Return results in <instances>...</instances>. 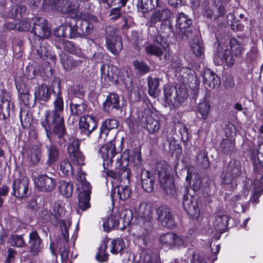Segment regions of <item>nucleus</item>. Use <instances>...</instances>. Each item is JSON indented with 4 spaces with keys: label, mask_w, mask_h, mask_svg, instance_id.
<instances>
[{
    "label": "nucleus",
    "mask_w": 263,
    "mask_h": 263,
    "mask_svg": "<svg viewBox=\"0 0 263 263\" xmlns=\"http://www.w3.org/2000/svg\"><path fill=\"white\" fill-rule=\"evenodd\" d=\"M54 97L53 109L47 110L45 112L44 118L41 121V124L44 128L47 137L50 141H51V129L59 138H62L66 131L63 117L64 102L60 90L57 93H55Z\"/></svg>",
    "instance_id": "obj_1"
},
{
    "label": "nucleus",
    "mask_w": 263,
    "mask_h": 263,
    "mask_svg": "<svg viewBox=\"0 0 263 263\" xmlns=\"http://www.w3.org/2000/svg\"><path fill=\"white\" fill-rule=\"evenodd\" d=\"M155 168L159 184L163 194L168 197L174 196L176 192V187L173 178L170 175L169 165L165 162H159L156 164Z\"/></svg>",
    "instance_id": "obj_2"
},
{
    "label": "nucleus",
    "mask_w": 263,
    "mask_h": 263,
    "mask_svg": "<svg viewBox=\"0 0 263 263\" xmlns=\"http://www.w3.org/2000/svg\"><path fill=\"white\" fill-rule=\"evenodd\" d=\"M230 45L232 52L229 49L224 51H217L214 57V62L216 65H226L228 67H232L235 62L234 56L239 57L243 50V45L235 38H232L230 41Z\"/></svg>",
    "instance_id": "obj_3"
},
{
    "label": "nucleus",
    "mask_w": 263,
    "mask_h": 263,
    "mask_svg": "<svg viewBox=\"0 0 263 263\" xmlns=\"http://www.w3.org/2000/svg\"><path fill=\"white\" fill-rule=\"evenodd\" d=\"M241 174V166L238 161H231L221 174L222 184L229 191L234 190L237 186L236 178Z\"/></svg>",
    "instance_id": "obj_4"
},
{
    "label": "nucleus",
    "mask_w": 263,
    "mask_h": 263,
    "mask_svg": "<svg viewBox=\"0 0 263 263\" xmlns=\"http://www.w3.org/2000/svg\"><path fill=\"white\" fill-rule=\"evenodd\" d=\"M26 7L23 5H13L10 9L5 8L2 12L4 17H10L13 20L5 24V27L8 30H17V22L26 16Z\"/></svg>",
    "instance_id": "obj_5"
},
{
    "label": "nucleus",
    "mask_w": 263,
    "mask_h": 263,
    "mask_svg": "<svg viewBox=\"0 0 263 263\" xmlns=\"http://www.w3.org/2000/svg\"><path fill=\"white\" fill-rule=\"evenodd\" d=\"M32 57L35 59H50L53 62L55 60L51 47L41 39L34 41L32 48Z\"/></svg>",
    "instance_id": "obj_6"
},
{
    "label": "nucleus",
    "mask_w": 263,
    "mask_h": 263,
    "mask_svg": "<svg viewBox=\"0 0 263 263\" xmlns=\"http://www.w3.org/2000/svg\"><path fill=\"white\" fill-rule=\"evenodd\" d=\"M174 89L165 87L164 89V95L165 101L174 108L178 107L188 97L189 93L184 87H179L176 89L175 96L172 98Z\"/></svg>",
    "instance_id": "obj_7"
},
{
    "label": "nucleus",
    "mask_w": 263,
    "mask_h": 263,
    "mask_svg": "<svg viewBox=\"0 0 263 263\" xmlns=\"http://www.w3.org/2000/svg\"><path fill=\"white\" fill-rule=\"evenodd\" d=\"M139 224L146 225L148 228L152 227L151 219L152 209L151 205L146 202L137 204L133 209Z\"/></svg>",
    "instance_id": "obj_8"
},
{
    "label": "nucleus",
    "mask_w": 263,
    "mask_h": 263,
    "mask_svg": "<svg viewBox=\"0 0 263 263\" xmlns=\"http://www.w3.org/2000/svg\"><path fill=\"white\" fill-rule=\"evenodd\" d=\"M173 17L172 11L165 6H163L161 3L160 6L157 7L152 13L148 23L151 27H154L159 22H170Z\"/></svg>",
    "instance_id": "obj_9"
},
{
    "label": "nucleus",
    "mask_w": 263,
    "mask_h": 263,
    "mask_svg": "<svg viewBox=\"0 0 263 263\" xmlns=\"http://www.w3.org/2000/svg\"><path fill=\"white\" fill-rule=\"evenodd\" d=\"M263 144L259 146L258 149L251 150L250 158L253 162L254 171L257 174L256 179L260 178V184H263Z\"/></svg>",
    "instance_id": "obj_10"
},
{
    "label": "nucleus",
    "mask_w": 263,
    "mask_h": 263,
    "mask_svg": "<svg viewBox=\"0 0 263 263\" xmlns=\"http://www.w3.org/2000/svg\"><path fill=\"white\" fill-rule=\"evenodd\" d=\"M109 31H110L111 35L106 36V47L112 53L117 55L122 49V40L120 37L115 35V31L112 27H108L106 28V32Z\"/></svg>",
    "instance_id": "obj_11"
},
{
    "label": "nucleus",
    "mask_w": 263,
    "mask_h": 263,
    "mask_svg": "<svg viewBox=\"0 0 263 263\" xmlns=\"http://www.w3.org/2000/svg\"><path fill=\"white\" fill-rule=\"evenodd\" d=\"M99 153L103 160L104 164L106 163L107 165H111L114 158L118 155L116 151L115 141H110L101 146L99 149Z\"/></svg>",
    "instance_id": "obj_12"
},
{
    "label": "nucleus",
    "mask_w": 263,
    "mask_h": 263,
    "mask_svg": "<svg viewBox=\"0 0 263 263\" xmlns=\"http://www.w3.org/2000/svg\"><path fill=\"white\" fill-rule=\"evenodd\" d=\"M158 219L161 224L170 229L175 226V222L172 213L168 208L161 205L157 209Z\"/></svg>",
    "instance_id": "obj_13"
},
{
    "label": "nucleus",
    "mask_w": 263,
    "mask_h": 263,
    "mask_svg": "<svg viewBox=\"0 0 263 263\" xmlns=\"http://www.w3.org/2000/svg\"><path fill=\"white\" fill-rule=\"evenodd\" d=\"M160 241L164 247L168 249L185 246L183 238L173 233L162 235L160 237Z\"/></svg>",
    "instance_id": "obj_14"
},
{
    "label": "nucleus",
    "mask_w": 263,
    "mask_h": 263,
    "mask_svg": "<svg viewBox=\"0 0 263 263\" xmlns=\"http://www.w3.org/2000/svg\"><path fill=\"white\" fill-rule=\"evenodd\" d=\"M183 206L191 216L197 218L199 216V209L197 199L193 196L185 193L183 198Z\"/></svg>",
    "instance_id": "obj_15"
},
{
    "label": "nucleus",
    "mask_w": 263,
    "mask_h": 263,
    "mask_svg": "<svg viewBox=\"0 0 263 263\" xmlns=\"http://www.w3.org/2000/svg\"><path fill=\"white\" fill-rule=\"evenodd\" d=\"M76 20H72L70 24H62L54 31L55 36L59 37L72 39L77 37V28L75 26Z\"/></svg>",
    "instance_id": "obj_16"
},
{
    "label": "nucleus",
    "mask_w": 263,
    "mask_h": 263,
    "mask_svg": "<svg viewBox=\"0 0 263 263\" xmlns=\"http://www.w3.org/2000/svg\"><path fill=\"white\" fill-rule=\"evenodd\" d=\"M80 141L78 139L73 140L67 147L71 161L75 164H84V157L80 151Z\"/></svg>",
    "instance_id": "obj_17"
},
{
    "label": "nucleus",
    "mask_w": 263,
    "mask_h": 263,
    "mask_svg": "<svg viewBox=\"0 0 263 263\" xmlns=\"http://www.w3.org/2000/svg\"><path fill=\"white\" fill-rule=\"evenodd\" d=\"M34 183L39 190L49 192L54 189L56 180L47 175H41L35 178Z\"/></svg>",
    "instance_id": "obj_18"
},
{
    "label": "nucleus",
    "mask_w": 263,
    "mask_h": 263,
    "mask_svg": "<svg viewBox=\"0 0 263 263\" xmlns=\"http://www.w3.org/2000/svg\"><path fill=\"white\" fill-rule=\"evenodd\" d=\"M28 179L26 177L22 179L14 180L13 182L12 194L18 198L28 197L30 194L28 190Z\"/></svg>",
    "instance_id": "obj_19"
},
{
    "label": "nucleus",
    "mask_w": 263,
    "mask_h": 263,
    "mask_svg": "<svg viewBox=\"0 0 263 263\" xmlns=\"http://www.w3.org/2000/svg\"><path fill=\"white\" fill-rule=\"evenodd\" d=\"M0 113L3 119H6L10 116L11 108L13 107L10 93L5 90H2L0 92Z\"/></svg>",
    "instance_id": "obj_20"
},
{
    "label": "nucleus",
    "mask_w": 263,
    "mask_h": 263,
    "mask_svg": "<svg viewBox=\"0 0 263 263\" xmlns=\"http://www.w3.org/2000/svg\"><path fill=\"white\" fill-rule=\"evenodd\" d=\"M141 123L150 134L158 131L160 128L159 121L153 118L149 109L145 110L142 116Z\"/></svg>",
    "instance_id": "obj_21"
},
{
    "label": "nucleus",
    "mask_w": 263,
    "mask_h": 263,
    "mask_svg": "<svg viewBox=\"0 0 263 263\" xmlns=\"http://www.w3.org/2000/svg\"><path fill=\"white\" fill-rule=\"evenodd\" d=\"M32 30L34 34L40 38H46L50 34L47 27V21L43 17H36L33 20Z\"/></svg>",
    "instance_id": "obj_22"
},
{
    "label": "nucleus",
    "mask_w": 263,
    "mask_h": 263,
    "mask_svg": "<svg viewBox=\"0 0 263 263\" xmlns=\"http://www.w3.org/2000/svg\"><path fill=\"white\" fill-rule=\"evenodd\" d=\"M100 71L101 79H104V81H118L120 72L117 67L111 64H103L100 67Z\"/></svg>",
    "instance_id": "obj_23"
},
{
    "label": "nucleus",
    "mask_w": 263,
    "mask_h": 263,
    "mask_svg": "<svg viewBox=\"0 0 263 263\" xmlns=\"http://www.w3.org/2000/svg\"><path fill=\"white\" fill-rule=\"evenodd\" d=\"M192 24L191 19L184 13H179L176 18V32L182 35L188 36L190 33L189 29Z\"/></svg>",
    "instance_id": "obj_24"
},
{
    "label": "nucleus",
    "mask_w": 263,
    "mask_h": 263,
    "mask_svg": "<svg viewBox=\"0 0 263 263\" xmlns=\"http://www.w3.org/2000/svg\"><path fill=\"white\" fill-rule=\"evenodd\" d=\"M79 126L81 133L88 137L91 132L97 128V123L93 117L84 116L80 120Z\"/></svg>",
    "instance_id": "obj_25"
},
{
    "label": "nucleus",
    "mask_w": 263,
    "mask_h": 263,
    "mask_svg": "<svg viewBox=\"0 0 263 263\" xmlns=\"http://www.w3.org/2000/svg\"><path fill=\"white\" fill-rule=\"evenodd\" d=\"M84 185L86 189L79 190L80 193L78 196V205L82 211H85L90 207L89 200L91 191L90 184L86 183Z\"/></svg>",
    "instance_id": "obj_26"
},
{
    "label": "nucleus",
    "mask_w": 263,
    "mask_h": 263,
    "mask_svg": "<svg viewBox=\"0 0 263 263\" xmlns=\"http://www.w3.org/2000/svg\"><path fill=\"white\" fill-rule=\"evenodd\" d=\"M29 243L30 252L33 256L37 255L42 252L43 249L42 239L37 231H33L29 234Z\"/></svg>",
    "instance_id": "obj_27"
},
{
    "label": "nucleus",
    "mask_w": 263,
    "mask_h": 263,
    "mask_svg": "<svg viewBox=\"0 0 263 263\" xmlns=\"http://www.w3.org/2000/svg\"><path fill=\"white\" fill-rule=\"evenodd\" d=\"M66 0H43V6L47 10H55L61 13L68 11Z\"/></svg>",
    "instance_id": "obj_28"
},
{
    "label": "nucleus",
    "mask_w": 263,
    "mask_h": 263,
    "mask_svg": "<svg viewBox=\"0 0 263 263\" xmlns=\"http://www.w3.org/2000/svg\"><path fill=\"white\" fill-rule=\"evenodd\" d=\"M132 194V190L127 185H120L115 187L111 192L112 200L117 199L122 201H126L130 198Z\"/></svg>",
    "instance_id": "obj_29"
},
{
    "label": "nucleus",
    "mask_w": 263,
    "mask_h": 263,
    "mask_svg": "<svg viewBox=\"0 0 263 263\" xmlns=\"http://www.w3.org/2000/svg\"><path fill=\"white\" fill-rule=\"evenodd\" d=\"M64 215L63 208L60 204H55L53 208V213L49 214L48 211H44L42 215H44L45 221H50L53 225H57L59 223L60 218Z\"/></svg>",
    "instance_id": "obj_30"
},
{
    "label": "nucleus",
    "mask_w": 263,
    "mask_h": 263,
    "mask_svg": "<svg viewBox=\"0 0 263 263\" xmlns=\"http://www.w3.org/2000/svg\"><path fill=\"white\" fill-rule=\"evenodd\" d=\"M108 177L114 179L122 180L123 179L129 180L131 172L128 166H117L115 163V170L108 171L106 173Z\"/></svg>",
    "instance_id": "obj_31"
},
{
    "label": "nucleus",
    "mask_w": 263,
    "mask_h": 263,
    "mask_svg": "<svg viewBox=\"0 0 263 263\" xmlns=\"http://www.w3.org/2000/svg\"><path fill=\"white\" fill-rule=\"evenodd\" d=\"M197 170L193 166L187 167V176L185 178L187 182L190 185H192V189L195 191H198L201 186V181L197 175Z\"/></svg>",
    "instance_id": "obj_32"
},
{
    "label": "nucleus",
    "mask_w": 263,
    "mask_h": 263,
    "mask_svg": "<svg viewBox=\"0 0 263 263\" xmlns=\"http://www.w3.org/2000/svg\"><path fill=\"white\" fill-rule=\"evenodd\" d=\"M151 229V227L148 228L146 225H143V227L140 225L139 231L135 234V240L141 248H146L149 241V231Z\"/></svg>",
    "instance_id": "obj_33"
},
{
    "label": "nucleus",
    "mask_w": 263,
    "mask_h": 263,
    "mask_svg": "<svg viewBox=\"0 0 263 263\" xmlns=\"http://www.w3.org/2000/svg\"><path fill=\"white\" fill-rule=\"evenodd\" d=\"M119 97L116 93H110L107 96L105 102L103 103L104 110L108 112H110L114 109L119 108Z\"/></svg>",
    "instance_id": "obj_34"
},
{
    "label": "nucleus",
    "mask_w": 263,
    "mask_h": 263,
    "mask_svg": "<svg viewBox=\"0 0 263 263\" xmlns=\"http://www.w3.org/2000/svg\"><path fill=\"white\" fill-rule=\"evenodd\" d=\"M203 82L205 85L211 88H216L220 85L221 80L214 72L208 69L203 75Z\"/></svg>",
    "instance_id": "obj_35"
},
{
    "label": "nucleus",
    "mask_w": 263,
    "mask_h": 263,
    "mask_svg": "<svg viewBox=\"0 0 263 263\" xmlns=\"http://www.w3.org/2000/svg\"><path fill=\"white\" fill-rule=\"evenodd\" d=\"M119 122L115 119H108L105 120L100 128L99 138L105 139L108 135V132L112 129L117 128L118 127Z\"/></svg>",
    "instance_id": "obj_36"
},
{
    "label": "nucleus",
    "mask_w": 263,
    "mask_h": 263,
    "mask_svg": "<svg viewBox=\"0 0 263 263\" xmlns=\"http://www.w3.org/2000/svg\"><path fill=\"white\" fill-rule=\"evenodd\" d=\"M47 159L46 164L48 166H51L58 160L59 158V150L57 146L53 144L46 145Z\"/></svg>",
    "instance_id": "obj_37"
},
{
    "label": "nucleus",
    "mask_w": 263,
    "mask_h": 263,
    "mask_svg": "<svg viewBox=\"0 0 263 263\" xmlns=\"http://www.w3.org/2000/svg\"><path fill=\"white\" fill-rule=\"evenodd\" d=\"M123 12L120 7H117L110 9L109 12L110 20L111 21H116L121 17L123 23L121 25L123 29L128 28L127 22L129 17L126 15H122Z\"/></svg>",
    "instance_id": "obj_38"
},
{
    "label": "nucleus",
    "mask_w": 263,
    "mask_h": 263,
    "mask_svg": "<svg viewBox=\"0 0 263 263\" xmlns=\"http://www.w3.org/2000/svg\"><path fill=\"white\" fill-rule=\"evenodd\" d=\"M36 100L47 101L50 97L51 91L46 85H39L34 92Z\"/></svg>",
    "instance_id": "obj_39"
},
{
    "label": "nucleus",
    "mask_w": 263,
    "mask_h": 263,
    "mask_svg": "<svg viewBox=\"0 0 263 263\" xmlns=\"http://www.w3.org/2000/svg\"><path fill=\"white\" fill-rule=\"evenodd\" d=\"M133 152L129 149H125L123 152L122 154L119 155L116 159V166H128L130 161L132 160L133 155Z\"/></svg>",
    "instance_id": "obj_40"
},
{
    "label": "nucleus",
    "mask_w": 263,
    "mask_h": 263,
    "mask_svg": "<svg viewBox=\"0 0 263 263\" xmlns=\"http://www.w3.org/2000/svg\"><path fill=\"white\" fill-rule=\"evenodd\" d=\"M228 221L229 218L226 215H217L215 217L213 226L216 231L222 233L227 227Z\"/></svg>",
    "instance_id": "obj_41"
},
{
    "label": "nucleus",
    "mask_w": 263,
    "mask_h": 263,
    "mask_svg": "<svg viewBox=\"0 0 263 263\" xmlns=\"http://www.w3.org/2000/svg\"><path fill=\"white\" fill-rule=\"evenodd\" d=\"M161 3L159 0H139V2L141 10L144 13L160 6Z\"/></svg>",
    "instance_id": "obj_42"
},
{
    "label": "nucleus",
    "mask_w": 263,
    "mask_h": 263,
    "mask_svg": "<svg viewBox=\"0 0 263 263\" xmlns=\"http://www.w3.org/2000/svg\"><path fill=\"white\" fill-rule=\"evenodd\" d=\"M77 31V36L85 37L89 35L92 29V26H90L89 23L86 21H81L80 26L78 27L76 26Z\"/></svg>",
    "instance_id": "obj_43"
},
{
    "label": "nucleus",
    "mask_w": 263,
    "mask_h": 263,
    "mask_svg": "<svg viewBox=\"0 0 263 263\" xmlns=\"http://www.w3.org/2000/svg\"><path fill=\"white\" fill-rule=\"evenodd\" d=\"M136 263H159L157 256L151 252L143 251Z\"/></svg>",
    "instance_id": "obj_44"
},
{
    "label": "nucleus",
    "mask_w": 263,
    "mask_h": 263,
    "mask_svg": "<svg viewBox=\"0 0 263 263\" xmlns=\"http://www.w3.org/2000/svg\"><path fill=\"white\" fill-rule=\"evenodd\" d=\"M191 49L192 52L197 57L202 55L204 52V47L202 42L198 37H195L191 43Z\"/></svg>",
    "instance_id": "obj_45"
},
{
    "label": "nucleus",
    "mask_w": 263,
    "mask_h": 263,
    "mask_svg": "<svg viewBox=\"0 0 263 263\" xmlns=\"http://www.w3.org/2000/svg\"><path fill=\"white\" fill-rule=\"evenodd\" d=\"M119 220L116 216L111 215L108 218L103 219V228L104 231H109L112 229L116 228L118 227Z\"/></svg>",
    "instance_id": "obj_46"
},
{
    "label": "nucleus",
    "mask_w": 263,
    "mask_h": 263,
    "mask_svg": "<svg viewBox=\"0 0 263 263\" xmlns=\"http://www.w3.org/2000/svg\"><path fill=\"white\" fill-rule=\"evenodd\" d=\"M219 148L223 153L230 154L235 150V143L229 139H222L220 143Z\"/></svg>",
    "instance_id": "obj_47"
},
{
    "label": "nucleus",
    "mask_w": 263,
    "mask_h": 263,
    "mask_svg": "<svg viewBox=\"0 0 263 263\" xmlns=\"http://www.w3.org/2000/svg\"><path fill=\"white\" fill-rule=\"evenodd\" d=\"M147 80L149 95L153 97H156L158 93L159 80L157 78H152L149 76L147 77Z\"/></svg>",
    "instance_id": "obj_48"
},
{
    "label": "nucleus",
    "mask_w": 263,
    "mask_h": 263,
    "mask_svg": "<svg viewBox=\"0 0 263 263\" xmlns=\"http://www.w3.org/2000/svg\"><path fill=\"white\" fill-rule=\"evenodd\" d=\"M196 163L202 168H207L209 166V160L208 153L204 150L200 151L197 156Z\"/></svg>",
    "instance_id": "obj_49"
},
{
    "label": "nucleus",
    "mask_w": 263,
    "mask_h": 263,
    "mask_svg": "<svg viewBox=\"0 0 263 263\" xmlns=\"http://www.w3.org/2000/svg\"><path fill=\"white\" fill-rule=\"evenodd\" d=\"M59 190L62 195L66 198L70 197L73 192L72 184L65 181L59 183Z\"/></svg>",
    "instance_id": "obj_50"
},
{
    "label": "nucleus",
    "mask_w": 263,
    "mask_h": 263,
    "mask_svg": "<svg viewBox=\"0 0 263 263\" xmlns=\"http://www.w3.org/2000/svg\"><path fill=\"white\" fill-rule=\"evenodd\" d=\"M59 170L63 175L69 176L73 174V167L67 160H64L60 162L59 164Z\"/></svg>",
    "instance_id": "obj_51"
},
{
    "label": "nucleus",
    "mask_w": 263,
    "mask_h": 263,
    "mask_svg": "<svg viewBox=\"0 0 263 263\" xmlns=\"http://www.w3.org/2000/svg\"><path fill=\"white\" fill-rule=\"evenodd\" d=\"M145 50L147 54L155 55L158 58H161L163 54V49L161 47L156 44L147 45L146 46Z\"/></svg>",
    "instance_id": "obj_52"
},
{
    "label": "nucleus",
    "mask_w": 263,
    "mask_h": 263,
    "mask_svg": "<svg viewBox=\"0 0 263 263\" xmlns=\"http://www.w3.org/2000/svg\"><path fill=\"white\" fill-rule=\"evenodd\" d=\"M210 108L211 105L208 101H203L198 104V111L203 120H206L208 118Z\"/></svg>",
    "instance_id": "obj_53"
},
{
    "label": "nucleus",
    "mask_w": 263,
    "mask_h": 263,
    "mask_svg": "<svg viewBox=\"0 0 263 263\" xmlns=\"http://www.w3.org/2000/svg\"><path fill=\"white\" fill-rule=\"evenodd\" d=\"M108 241L104 240L100 245L98 253L96 256L97 259L101 262H104L107 260L108 254L106 253Z\"/></svg>",
    "instance_id": "obj_54"
},
{
    "label": "nucleus",
    "mask_w": 263,
    "mask_h": 263,
    "mask_svg": "<svg viewBox=\"0 0 263 263\" xmlns=\"http://www.w3.org/2000/svg\"><path fill=\"white\" fill-rule=\"evenodd\" d=\"M61 57V62L63 65V68L66 70H70L73 66H75L74 63L71 57L67 54L62 53L60 55Z\"/></svg>",
    "instance_id": "obj_55"
},
{
    "label": "nucleus",
    "mask_w": 263,
    "mask_h": 263,
    "mask_svg": "<svg viewBox=\"0 0 263 263\" xmlns=\"http://www.w3.org/2000/svg\"><path fill=\"white\" fill-rule=\"evenodd\" d=\"M41 150L37 146H33L29 154V157L32 164H36L40 160Z\"/></svg>",
    "instance_id": "obj_56"
},
{
    "label": "nucleus",
    "mask_w": 263,
    "mask_h": 263,
    "mask_svg": "<svg viewBox=\"0 0 263 263\" xmlns=\"http://www.w3.org/2000/svg\"><path fill=\"white\" fill-rule=\"evenodd\" d=\"M86 174L85 172H82L81 168H79L78 170V173L76 176V179L77 181L79 182L78 184V189L79 190L86 189V187H84V185H85L86 183L90 184V183L87 181L86 180Z\"/></svg>",
    "instance_id": "obj_57"
},
{
    "label": "nucleus",
    "mask_w": 263,
    "mask_h": 263,
    "mask_svg": "<svg viewBox=\"0 0 263 263\" xmlns=\"http://www.w3.org/2000/svg\"><path fill=\"white\" fill-rule=\"evenodd\" d=\"M125 248L123 239L118 238L114 239L111 242L110 252L112 254H117Z\"/></svg>",
    "instance_id": "obj_58"
},
{
    "label": "nucleus",
    "mask_w": 263,
    "mask_h": 263,
    "mask_svg": "<svg viewBox=\"0 0 263 263\" xmlns=\"http://www.w3.org/2000/svg\"><path fill=\"white\" fill-rule=\"evenodd\" d=\"M9 243L12 246L17 247H24L26 242L22 235H13L9 238Z\"/></svg>",
    "instance_id": "obj_59"
},
{
    "label": "nucleus",
    "mask_w": 263,
    "mask_h": 263,
    "mask_svg": "<svg viewBox=\"0 0 263 263\" xmlns=\"http://www.w3.org/2000/svg\"><path fill=\"white\" fill-rule=\"evenodd\" d=\"M133 65L135 69L141 74L146 73L150 70V68L147 64L142 61L135 60Z\"/></svg>",
    "instance_id": "obj_60"
},
{
    "label": "nucleus",
    "mask_w": 263,
    "mask_h": 263,
    "mask_svg": "<svg viewBox=\"0 0 263 263\" xmlns=\"http://www.w3.org/2000/svg\"><path fill=\"white\" fill-rule=\"evenodd\" d=\"M59 47L63 48L66 51L77 55H79L80 52V49L77 48L71 42L68 41H63L61 43V47Z\"/></svg>",
    "instance_id": "obj_61"
},
{
    "label": "nucleus",
    "mask_w": 263,
    "mask_h": 263,
    "mask_svg": "<svg viewBox=\"0 0 263 263\" xmlns=\"http://www.w3.org/2000/svg\"><path fill=\"white\" fill-rule=\"evenodd\" d=\"M154 181L149 177H147L146 179H142V185L147 192H152L154 190Z\"/></svg>",
    "instance_id": "obj_62"
},
{
    "label": "nucleus",
    "mask_w": 263,
    "mask_h": 263,
    "mask_svg": "<svg viewBox=\"0 0 263 263\" xmlns=\"http://www.w3.org/2000/svg\"><path fill=\"white\" fill-rule=\"evenodd\" d=\"M20 118L23 128H25L30 126L31 122L27 113L25 111H21L20 113Z\"/></svg>",
    "instance_id": "obj_63"
},
{
    "label": "nucleus",
    "mask_w": 263,
    "mask_h": 263,
    "mask_svg": "<svg viewBox=\"0 0 263 263\" xmlns=\"http://www.w3.org/2000/svg\"><path fill=\"white\" fill-rule=\"evenodd\" d=\"M21 19L17 22V30L22 31H27L31 29V23L28 21Z\"/></svg>",
    "instance_id": "obj_64"
}]
</instances>
